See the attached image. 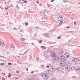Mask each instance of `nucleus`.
Here are the masks:
<instances>
[{"instance_id":"obj_1","label":"nucleus","mask_w":80,"mask_h":80,"mask_svg":"<svg viewBox=\"0 0 80 80\" xmlns=\"http://www.w3.org/2000/svg\"><path fill=\"white\" fill-rule=\"evenodd\" d=\"M50 53V55L52 57V58H53V57H56V54L55 53V52L53 51H51Z\"/></svg>"},{"instance_id":"obj_2","label":"nucleus","mask_w":80,"mask_h":80,"mask_svg":"<svg viewBox=\"0 0 80 80\" xmlns=\"http://www.w3.org/2000/svg\"><path fill=\"white\" fill-rule=\"evenodd\" d=\"M59 54L61 55V58L62 60L65 57L64 56H63V55H65L64 54V52L63 51H61V52L59 53Z\"/></svg>"},{"instance_id":"obj_3","label":"nucleus","mask_w":80,"mask_h":80,"mask_svg":"<svg viewBox=\"0 0 80 80\" xmlns=\"http://www.w3.org/2000/svg\"><path fill=\"white\" fill-rule=\"evenodd\" d=\"M47 52V51H45L44 52V56L46 58H50V56L48 54V53Z\"/></svg>"},{"instance_id":"obj_4","label":"nucleus","mask_w":80,"mask_h":80,"mask_svg":"<svg viewBox=\"0 0 80 80\" xmlns=\"http://www.w3.org/2000/svg\"><path fill=\"white\" fill-rule=\"evenodd\" d=\"M65 65H66V63L65 62H60V65L62 67H64L65 66Z\"/></svg>"},{"instance_id":"obj_5","label":"nucleus","mask_w":80,"mask_h":80,"mask_svg":"<svg viewBox=\"0 0 80 80\" xmlns=\"http://www.w3.org/2000/svg\"><path fill=\"white\" fill-rule=\"evenodd\" d=\"M62 20H63V17L62 16H60L58 18V21H61Z\"/></svg>"},{"instance_id":"obj_6","label":"nucleus","mask_w":80,"mask_h":80,"mask_svg":"<svg viewBox=\"0 0 80 80\" xmlns=\"http://www.w3.org/2000/svg\"><path fill=\"white\" fill-rule=\"evenodd\" d=\"M47 73L49 74V75H52V72L50 70H49L47 72Z\"/></svg>"},{"instance_id":"obj_7","label":"nucleus","mask_w":80,"mask_h":80,"mask_svg":"<svg viewBox=\"0 0 80 80\" xmlns=\"http://www.w3.org/2000/svg\"><path fill=\"white\" fill-rule=\"evenodd\" d=\"M9 47L10 48H12L13 50H15V46H14V45L13 44H11Z\"/></svg>"},{"instance_id":"obj_8","label":"nucleus","mask_w":80,"mask_h":80,"mask_svg":"<svg viewBox=\"0 0 80 80\" xmlns=\"http://www.w3.org/2000/svg\"><path fill=\"white\" fill-rule=\"evenodd\" d=\"M75 68L76 70H80V66H76Z\"/></svg>"},{"instance_id":"obj_9","label":"nucleus","mask_w":80,"mask_h":80,"mask_svg":"<svg viewBox=\"0 0 80 80\" xmlns=\"http://www.w3.org/2000/svg\"><path fill=\"white\" fill-rule=\"evenodd\" d=\"M53 60H55L54 61H58L59 60V58H55L54 59L52 58Z\"/></svg>"},{"instance_id":"obj_10","label":"nucleus","mask_w":80,"mask_h":80,"mask_svg":"<svg viewBox=\"0 0 80 80\" xmlns=\"http://www.w3.org/2000/svg\"><path fill=\"white\" fill-rule=\"evenodd\" d=\"M62 23H63V21H60V22L59 24L58 25H57V27H59V26H60L61 25V24H62Z\"/></svg>"},{"instance_id":"obj_11","label":"nucleus","mask_w":80,"mask_h":80,"mask_svg":"<svg viewBox=\"0 0 80 80\" xmlns=\"http://www.w3.org/2000/svg\"><path fill=\"white\" fill-rule=\"evenodd\" d=\"M55 71H57V72H60V68H55Z\"/></svg>"},{"instance_id":"obj_12","label":"nucleus","mask_w":80,"mask_h":80,"mask_svg":"<svg viewBox=\"0 0 80 80\" xmlns=\"http://www.w3.org/2000/svg\"><path fill=\"white\" fill-rule=\"evenodd\" d=\"M44 78L45 79H46V80H47L48 78V76L46 74V75L44 77Z\"/></svg>"},{"instance_id":"obj_13","label":"nucleus","mask_w":80,"mask_h":80,"mask_svg":"<svg viewBox=\"0 0 80 80\" xmlns=\"http://www.w3.org/2000/svg\"><path fill=\"white\" fill-rule=\"evenodd\" d=\"M72 61L73 62H77V61H78V58H74L72 60Z\"/></svg>"},{"instance_id":"obj_14","label":"nucleus","mask_w":80,"mask_h":80,"mask_svg":"<svg viewBox=\"0 0 80 80\" xmlns=\"http://www.w3.org/2000/svg\"><path fill=\"white\" fill-rule=\"evenodd\" d=\"M46 20L43 17H42L41 18V20L42 22H45V20Z\"/></svg>"},{"instance_id":"obj_15","label":"nucleus","mask_w":80,"mask_h":80,"mask_svg":"<svg viewBox=\"0 0 80 80\" xmlns=\"http://www.w3.org/2000/svg\"><path fill=\"white\" fill-rule=\"evenodd\" d=\"M42 35L45 36V37H49L47 34H43Z\"/></svg>"},{"instance_id":"obj_16","label":"nucleus","mask_w":80,"mask_h":80,"mask_svg":"<svg viewBox=\"0 0 80 80\" xmlns=\"http://www.w3.org/2000/svg\"><path fill=\"white\" fill-rule=\"evenodd\" d=\"M75 63L79 65V64H80V61H78L77 62H75Z\"/></svg>"},{"instance_id":"obj_17","label":"nucleus","mask_w":80,"mask_h":80,"mask_svg":"<svg viewBox=\"0 0 80 80\" xmlns=\"http://www.w3.org/2000/svg\"><path fill=\"white\" fill-rule=\"evenodd\" d=\"M41 14H42V15H45V14H46L45 13V12L41 11L40 12Z\"/></svg>"},{"instance_id":"obj_18","label":"nucleus","mask_w":80,"mask_h":80,"mask_svg":"<svg viewBox=\"0 0 80 80\" xmlns=\"http://www.w3.org/2000/svg\"><path fill=\"white\" fill-rule=\"evenodd\" d=\"M46 75V74H45V73H43L41 74V76H42V77H44Z\"/></svg>"},{"instance_id":"obj_19","label":"nucleus","mask_w":80,"mask_h":80,"mask_svg":"<svg viewBox=\"0 0 80 80\" xmlns=\"http://www.w3.org/2000/svg\"><path fill=\"white\" fill-rule=\"evenodd\" d=\"M43 17L46 20V19H47V18H48V16H47V15H45Z\"/></svg>"},{"instance_id":"obj_20","label":"nucleus","mask_w":80,"mask_h":80,"mask_svg":"<svg viewBox=\"0 0 80 80\" xmlns=\"http://www.w3.org/2000/svg\"><path fill=\"white\" fill-rule=\"evenodd\" d=\"M63 60H67V58L65 57H64V58L62 59Z\"/></svg>"},{"instance_id":"obj_21","label":"nucleus","mask_w":80,"mask_h":80,"mask_svg":"<svg viewBox=\"0 0 80 80\" xmlns=\"http://www.w3.org/2000/svg\"><path fill=\"white\" fill-rule=\"evenodd\" d=\"M28 52V50H27L24 53H23V54H21V55H24V54H25V53H27V52Z\"/></svg>"},{"instance_id":"obj_22","label":"nucleus","mask_w":80,"mask_h":80,"mask_svg":"<svg viewBox=\"0 0 80 80\" xmlns=\"http://www.w3.org/2000/svg\"><path fill=\"white\" fill-rule=\"evenodd\" d=\"M25 25L26 26H27V25H28V22H26L25 23Z\"/></svg>"},{"instance_id":"obj_23","label":"nucleus","mask_w":80,"mask_h":80,"mask_svg":"<svg viewBox=\"0 0 80 80\" xmlns=\"http://www.w3.org/2000/svg\"><path fill=\"white\" fill-rule=\"evenodd\" d=\"M16 8H17V9L19 10V7H18V6L17 4L16 5Z\"/></svg>"},{"instance_id":"obj_24","label":"nucleus","mask_w":80,"mask_h":80,"mask_svg":"<svg viewBox=\"0 0 80 80\" xmlns=\"http://www.w3.org/2000/svg\"><path fill=\"white\" fill-rule=\"evenodd\" d=\"M21 41H22V42H23V41H24V40H25V39L23 38H21Z\"/></svg>"},{"instance_id":"obj_25","label":"nucleus","mask_w":80,"mask_h":80,"mask_svg":"<svg viewBox=\"0 0 80 80\" xmlns=\"http://www.w3.org/2000/svg\"><path fill=\"white\" fill-rule=\"evenodd\" d=\"M38 43H42V41L40 40V41H39Z\"/></svg>"},{"instance_id":"obj_26","label":"nucleus","mask_w":80,"mask_h":80,"mask_svg":"<svg viewBox=\"0 0 80 80\" xmlns=\"http://www.w3.org/2000/svg\"><path fill=\"white\" fill-rule=\"evenodd\" d=\"M51 80H56V78H52Z\"/></svg>"},{"instance_id":"obj_27","label":"nucleus","mask_w":80,"mask_h":80,"mask_svg":"<svg viewBox=\"0 0 80 80\" xmlns=\"http://www.w3.org/2000/svg\"><path fill=\"white\" fill-rule=\"evenodd\" d=\"M43 46H42V48H43V49H45L46 48V47H43Z\"/></svg>"},{"instance_id":"obj_28","label":"nucleus","mask_w":80,"mask_h":80,"mask_svg":"<svg viewBox=\"0 0 80 80\" xmlns=\"http://www.w3.org/2000/svg\"><path fill=\"white\" fill-rule=\"evenodd\" d=\"M29 57H30V58H29V60H31L32 59V56H30V55H29Z\"/></svg>"},{"instance_id":"obj_29","label":"nucleus","mask_w":80,"mask_h":80,"mask_svg":"<svg viewBox=\"0 0 80 80\" xmlns=\"http://www.w3.org/2000/svg\"><path fill=\"white\" fill-rule=\"evenodd\" d=\"M4 64L5 63H2L0 64V65L1 66H2V65H4Z\"/></svg>"},{"instance_id":"obj_30","label":"nucleus","mask_w":80,"mask_h":80,"mask_svg":"<svg viewBox=\"0 0 80 80\" xmlns=\"http://www.w3.org/2000/svg\"><path fill=\"white\" fill-rule=\"evenodd\" d=\"M35 80H40V79L39 78H36L35 79Z\"/></svg>"},{"instance_id":"obj_31","label":"nucleus","mask_w":80,"mask_h":80,"mask_svg":"<svg viewBox=\"0 0 80 80\" xmlns=\"http://www.w3.org/2000/svg\"><path fill=\"white\" fill-rule=\"evenodd\" d=\"M2 32H4L5 31V29L3 28L2 29Z\"/></svg>"},{"instance_id":"obj_32","label":"nucleus","mask_w":80,"mask_h":80,"mask_svg":"<svg viewBox=\"0 0 80 80\" xmlns=\"http://www.w3.org/2000/svg\"><path fill=\"white\" fill-rule=\"evenodd\" d=\"M0 57H3L4 58H5L6 59V58L5 57H4L3 56H0Z\"/></svg>"},{"instance_id":"obj_33","label":"nucleus","mask_w":80,"mask_h":80,"mask_svg":"<svg viewBox=\"0 0 80 80\" xmlns=\"http://www.w3.org/2000/svg\"><path fill=\"white\" fill-rule=\"evenodd\" d=\"M61 38V37L60 36H59L58 37V39H60Z\"/></svg>"},{"instance_id":"obj_34","label":"nucleus","mask_w":80,"mask_h":80,"mask_svg":"<svg viewBox=\"0 0 80 80\" xmlns=\"http://www.w3.org/2000/svg\"><path fill=\"white\" fill-rule=\"evenodd\" d=\"M8 65H11V62H9V63H8Z\"/></svg>"},{"instance_id":"obj_35","label":"nucleus","mask_w":80,"mask_h":80,"mask_svg":"<svg viewBox=\"0 0 80 80\" xmlns=\"http://www.w3.org/2000/svg\"><path fill=\"white\" fill-rule=\"evenodd\" d=\"M67 28H70V26L67 27H66Z\"/></svg>"},{"instance_id":"obj_36","label":"nucleus","mask_w":80,"mask_h":80,"mask_svg":"<svg viewBox=\"0 0 80 80\" xmlns=\"http://www.w3.org/2000/svg\"><path fill=\"white\" fill-rule=\"evenodd\" d=\"M13 30H17V29L15 28H13Z\"/></svg>"},{"instance_id":"obj_37","label":"nucleus","mask_w":80,"mask_h":80,"mask_svg":"<svg viewBox=\"0 0 80 80\" xmlns=\"http://www.w3.org/2000/svg\"><path fill=\"white\" fill-rule=\"evenodd\" d=\"M66 56H67V58H69V57H70V56H69L68 55H67Z\"/></svg>"},{"instance_id":"obj_38","label":"nucleus","mask_w":80,"mask_h":80,"mask_svg":"<svg viewBox=\"0 0 80 80\" xmlns=\"http://www.w3.org/2000/svg\"><path fill=\"white\" fill-rule=\"evenodd\" d=\"M9 8V7H8L5 8V10H7V9H8Z\"/></svg>"},{"instance_id":"obj_39","label":"nucleus","mask_w":80,"mask_h":80,"mask_svg":"<svg viewBox=\"0 0 80 80\" xmlns=\"http://www.w3.org/2000/svg\"><path fill=\"white\" fill-rule=\"evenodd\" d=\"M78 61H80V58H78Z\"/></svg>"},{"instance_id":"obj_40","label":"nucleus","mask_w":80,"mask_h":80,"mask_svg":"<svg viewBox=\"0 0 80 80\" xmlns=\"http://www.w3.org/2000/svg\"><path fill=\"white\" fill-rule=\"evenodd\" d=\"M2 47H5V44H4L2 45Z\"/></svg>"},{"instance_id":"obj_41","label":"nucleus","mask_w":80,"mask_h":80,"mask_svg":"<svg viewBox=\"0 0 80 80\" xmlns=\"http://www.w3.org/2000/svg\"><path fill=\"white\" fill-rule=\"evenodd\" d=\"M76 24V21H75L74 23V25H75Z\"/></svg>"},{"instance_id":"obj_42","label":"nucleus","mask_w":80,"mask_h":80,"mask_svg":"<svg viewBox=\"0 0 80 80\" xmlns=\"http://www.w3.org/2000/svg\"><path fill=\"white\" fill-rule=\"evenodd\" d=\"M5 78H2V80H5Z\"/></svg>"},{"instance_id":"obj_43","label":"nucleus","mask_w":80,"mask_h":80,"mask_svg":"<svg viewBox=\"0 0 80 80\" xmlns=\"http://www.w3.org/2000/svg\"><path fill=\"white\" fill-rule=\"evenodd\" d=\"M34 73V71H32L31 72V73L33 74V73Z\"/></svg>"},{"instance_id":"obj_44","label":"nucleus","mask_w":80,"mask_h":80,"mask_svg":"<svg viewBox=\"0 0 80 80\" xmlns=\"http://www.w3.org/2000/svg\"><path fill=\"white\" fill-rule=\"evenodd\" d=\"M16 73H19V71H18L17 70L16 71Z\"/></svg>"},{"instance_id":"obj_45","label":"nucleus","mask_w":80,"mask_h":80,"mask_svg":"<svg viewBox=\"0 0 80 80\" xmlns=\"http://www.w3.org/2000/svg\"><path fill=\"white\" fill-rule=\"evenodd\" d=\"M36 28H37L38 29H39V27H36Z\"/></svg>"},{"instance_id":"obj_46","label":"nucleus","mask_w":80,"mask_h":80,"mask_svg":"<svg viewBox=\"0 0 80 80\" xmlns=\"http://www.w3.org/2000/svg\"><path fill=\"white\" fill-rule=\"evenodd\" d=\"M72 32H73V31H70L69 32H68V33H72Z\"/></svg>"},{"instance_id":"obj_47","label":"nucleus","mask_w":80,"mask_h":80,"mask_svg":"<svg viewBox=\"0 0 80 80\" xmlns=\"http://www.w3.org/2000/svg\"><path fill=\"white\" fill-rule=\"evenodd\" d=\"M2 45H5V44L3 42H2Z\"/></svg>"},{"instance_id":"obj_48","label":"nucleus","mask_w":80,"mask_h":80,"mask_svg":"<svg viewBox=\"0 0 80 80\" xmlns=\"http://www.w3.org/2000/svg\"><path fill=\"white\" fill-rule=\"evenodd\" d=\"M37 3H39V2H38V1H37Z\"/></svg>"},{"instance_id":"obj_49","label":"nucleus","mask_w":80,"mask_h":80,"mask_svg":"<svg viewBox=\"0 0 80 80\" xmlns=\"http://www.w3.org/2000/svg\"><path fill=\"white\" fill-rule=\"evenodd\" d=\"M36 60H39V58H36Z\"/></svg>"},{"instance_id":"obj_50","label":"nucleus","mask_w":80,"mask_h":80,"mask_svg":"<svg viewBox=\"0 0 80 80\" xmlns=\"http://www.w3.org/2000/svg\"><path fill=\"white\" fill-rule=\"evenodd\" d=\"M24 3H27V1H24Z\"/></svg>"},{"instance_id":"obj_51","label":"nucleus","mask_w":80,"mask_h":80,"mask_svg":"<svg viewBox=\"0 0 80 80\" xmlns=\"http://www.w3.org/2000/svg\"><path fill=\"white\" fill-rule=\"evenodd\" d=\"M63 2H64V3H66V2H67V1H63Z\"/></svg>"},{"instance_id":"obj_52","label":"nucleus","mask_w":80,"mask_h":80,"mask_svg":"<svg viewBox=\"0 0 80 80\" xmlns=\"http://www.w3.org/2000/svg\"><path fill=\"white\" fill-rule=\"evenodd\" d=\"M23 52V50H20V52Z\"/></svg>"},{"instance_id":"obj_53","label":"nucleus","mask_w":80,"mask_h":80,"mask_svg":"<svg viewBox=\"0 0 80 80\" xmlns=\"http://www.w3.org/2000/svg\"><path fill=\"white\" fill-rule=\"evenodd\" d=\"M23 43H26V44H28V43H27V42H26V43H24V42H23Z\"/></svg>"},{"instance_id":"obj_54","label":"nucleus","mask_w":80,"mask_h":80,"mask_svg":"<svg viewBox=\"0 0 80 80\" xmlns=\"http://www.w3.org/2000/svg\"><path fill=\"white\" fill-rule=\"evenodd\" d=\"M70 69L71 70H73V68H70Z\"/></svg>"},{"instance_id":"obj_55","label":"nucleus","mask_w":80,"mask_h":80,"mask_svg":"<svg viewBox=\"0 0 80 80\" xmlns=\"http://www.w3.org/2000/svg\"><path fill=\"white\" fill-rule=\"evenodd\" d=\"M53 1H54V0H52L51 2H53Z\"/></svg>"},{"instance_id":"obj_56","label":"nucleus","mask_w":80,"mask_h":80,"mask_svg":"<svg viewBox=\"0 0 80 80\" xmlns=\"http://www.w3.org/2000/svg\"><path fill=\"white\" fill-rule=\"evenodd\" d=\"M31 44H32V45H34V44H33V43H32Z\"/></svg>"},{"instance_id":"obj_57","label":"nucleus","mask_w":80,"mask_h":80,"mask_svg":"<svg viewBox=\"0 0 80 80\" xmlns=\"http://www.w3.org/2000/svg\"><path fill=\"white\" fill-rule=\"evenodd\" d=\"M44 66H43V65H42V68H44Z\"/></svg>"},{"instance_id":"obj_58","label":"nucleus","mask_w":80,"mask_h":80,"mask_svg":"<svg viewBox=\"0 0 80 80\" xmlns=\"http://www.w3.org/2000/svg\"><path fill=\"white\" fill-rule=\"evenodd\" d=\"M26 70H27V71H28V68H26Z\"/></svg>"},{"instance_id":"obj_59","label":"nucleus","mask_w":80,"mask_h":80,"mask_svg":"<svg viewBox=\"0 0 80 80\" xmlns=\"http://www.w3.org/2000/svg\"><path fill=\"white\" fill-rule=\"evenodd\" d=\"M4 3H5V4H4V5H6V2H4Z\"/></svg>"},{"instance_id":"obj_60","label":"nucleus","mask_w":80,"mask_h":80,"mask_svg":"<svg viewBox=\"0 0 80 80\" xmlns=\"http://www.w3.org/2000/svg\"><path fill=\"white\" fill-rule=\"evenodd\" d=\"M8 12H7V15H8Z\"/></svg>"},{"instance_id":"obj_61","label":"nucleus","mask_w":80,"mask_h":80,"mask_svg":"<svg viewBox=\"0 0 80 80\" xmlns=\"http://www.w3.org/2000/svg\"><path fill=\"white\" fill-rule=\"evenodd\" d=\"M47 68H49V66H47Z\"/></svg>"},{"instance_id":"obj_62","label":"nucleus","mask_w":80,"mask_h":80,"mask_svg":"<svg viewBox=\"0 0 80 80\" xmlns=\"http://www.w3.org/2000/svg\"><path fill=\"white\" fill-rule=\"evenodd\" d=\"M8 52V54L9 53V52Z\"/></svg>"},{"instance_id":"obj_63","label":"nucleus","mask_w":80,"mask_h":80,"mask_svg":"<svg viewBox=\"0 0 80 80\" xmlns=\"http://www.w3.org/2000/svg\"><path fill=\"white\" fill-rule=\"evenodd\" d=\"M39 5H40V6H42V5H41V4H40Z\"/></svg>"},{"instance_id":"obj_64","label":"nucleus","mask_w":80,"mask_h":80,"mask_svg":"<svg viewBox=\"0 0 80 80\" xmlns=\"http://www.w3.org/2000/svg\"><path fill=\"white\" fill-rule=\"evenodd\" d=\"M48 7H50V6L49 5H48Z\"/></svg>"}]
</instances>
